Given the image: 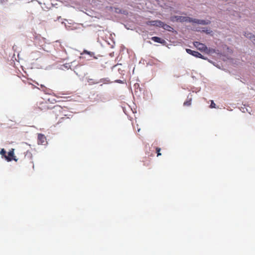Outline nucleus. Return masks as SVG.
<instances>
[{
    "instance_id": "1",
    "label": "nucleus",
    "mask_w": 255,
    "mask_h": 255,
    "mask_svg": "<svg viewBox=\"0 0 255 255\" xmlns=\"http://www.w3.org/2000/svg\"><path fill=\"white\" fill-rule=\"evenodd\" d=\"M96 58L94 52L84 50L81 53V65L87 64L88 61Z\"/></svg>"
},
{
    "instance_id": "6",
    "label": "nucleus",
    "mask_w": 255,
    "mask_h": 255,
    "mask_svg": "<svg viewBox=\"0 0 255 255\" xmlns=\"http://www.w3.org/2000/svg\"><path fill=\"white\" fill-rule=\"evenodd\" d=\"M192 22L196 23L202 25H207L211 23V21L209 20H200L196 18H193L192 20Z\"/></svg>"
},
{
    "instance_id": "11",
    "label": "nucleus",
    "mask_w": 255,
    "mask_h": 255,
    "mask_svg": "<svg viewBox=\"0 0 255 255\" xmlns=\"http://www.w3.org/2000/svg\"><path fill=\"white\" fill-rule=\"evenodd\" d=\"M162 26H161L160 27L163 28L165 30H168V31H171L172 29H173L172 27L170 26L169 25H167L166 24H165L164 22H163V24H161Z\"/></svg>"
},
{
    "instance_id": "13",
    "label": "nucleus",
    "mask_w": 255,
    "mask_h": 255,
    "mask_svg": "<svg viewBox=\"0 0 255 255\" xmlns=\"http://www.w3.org/2000/svg\"><path fill=\"white\" fill-rule=\"evenodd\" d=\"M191 102L192 98L188 97L187 100L184 102L183 105L184 106H190L191 105Z\"/></svg>"
},
{
    "instance_id": "9",
    "label": "nucleus",
    "mask_w": 255,
    "mask_h": 255,
    "mask_svg": "<svg viewBox=\"0 0 255 255\" xmlns=\"http://www.w3.org/2000/svg\"><path fill=\"white\" fill-rule=\"evenodd\" d=\"M151 39L156 42L160 43H163L165 41L163 39H162L160 37L154 36L151 38Z\"/></svg>"
},
{
    "instance_id": "16",
    "label": "nucleus",
    "mask_w": 255,
    "mask_h": 255,
    "mask_svg": "<svg viewBox=\"0 0 255 255\" xmlns=\"http://www.w3.org/2000/svg\"><path fill=\"white\" fill-rule=\"evenodd\" d=\"M193 51V50H192L190 49H186V52L192 55Z\"/></svg>"
},
{
    "instance_id": "8",
    "label": "nucleus",
    "mask_w": 255,
    "mask_h": 255,
    "mask_svg": "<svg viewBox=\"0 0 255 255\" xmlns=\"http://www.w3.org/2000/svg\"><path fill=\"white\" fill-rule=\"evenodd\" d=\"M245 36L246 37L250 38L252 41V42L254 43V44H255V35H253L251 33H245Z\"/></svg>"
},
{
    "instance_id": "7",
    "label": "nucleus",
    "mask_w": 255,
    "mask_h": 255,
    "mask_svg": "<svg viewBox=\"0 0 255 255\" xmlns=\"http://www.w3.org/2000/svg\"><path fill=\"white\" fill-rule=\"evenodd\" d=\"M0 154L2 156H4V157L5 158V159L7 161H10L12 160V158L11 157H7V156L6 155V151L3 148L0 151Z\"/></svg>"
},
{
    "instance_id": "12",
    "label": "nucleus",
    "mask_w": 255,
    "mask_h": 255,
    "mask_svg": "<svg viewBox=\"0 0 255 255\" xmlns=\"http://www.w3.org/2000/svg\"><path fill=\"white\" fill-rule=\"evenodd\" d=\"M192 55L195 56V57H196L200 58H202V59H205L203 57V56L201 53L198 52V51H194L193 53H192Z\"/></svg>"
},
{
    "instance_id": "2",
    "label": "nucleus",
    "mask_w": 255,
    "mask_h": 255,
    "mask_svg": "<svg viewBox=\"0 0 255 255\" xmlns=\"http://www.w3.org/2000/svg\"><path fill=\"white\" fill-rule=\"evenodd\" d=\"M37 143L38 144L45 145L47 144V139L46 136L42 133H38Z\"/></svg>"
},
{
    "instance_id": "5",
    "label": "nucleus",
    "mask_w": 255,
    "mask_h": 255,
    "mask_svg": "<svg viewBox=\"0 0 255 255\" xmlns=\"http://www.w3.org/2000/svg\"><path fill=\"white\" fill-rule=\"evenodd\" d=\"M176 18L177 21L180 22H192V20H193L192 18L187 17V16H178L175 17Z\"/></svg>"
},
{
    "instance_id": "14",
    "label": "nucleus",
    "mask_w": 255,
    "mask_h": 255,
    "mask_svg": "<svg viewBox=\"0 0 255 255\" xmlns=\"http://www.w3.org/2000/svg\"><path fill=\"white\" fill-rule=\"evenodd\" d=\"M160 150H161V149L159 147H156V153H157V156H158L159 155H161V153H160Z\"/></svg>"
},
{
    "instance_id": "15",
    "label": "nucleus",
    "mask_w": 255,
    "mask_h": 255,
    "mask_svg": "<svg viewBox=\"0 0 255 255\" xmlns=\"http://www.w3.org/2000/svg\"><path fill=\"white\" fill-rule=\"evenodd\" d=\"M210 107L211 108H216V104L214 103L213 101H211Z\"/></svg>"
},
{
    "instance_id": "4",
    "label": "nucleus",
    "mask_w": 255,
    "mask_h": 255,
    "mask_svg": "<svg viewBox=\"0 0 255 255\" xmlns=\"http://www.w3.org/2000/svg\"><path fill=\"white\" fill-rule=\"evenodd\" d=\"M146 24L148 25L156 26L160 27L162 26L161 24H163V22L158 20H151L146 21Z\"/></svg>"
},
{
    "instance_id": "3",
    "label": "nucleus",
    "mask_w": 255,
    "mask_h": 255,
    "mask_svg": "<svg viewBox=\"0 0 255 255\" xmlns=\"http://www.w3.org/2000/svg\"><path fill=\"white\" fill-rule=\"evenodd\" d=\"M194 45L200 51L206 52L208 50L207 47L203 43H200L198 41L194 42Z\"/></svg>"
},
{
    "instance_id": "17",
    "label": "nucleus",
    "mask_w": 255,
    "mask_h": 255,
    "mask_svg": "<svg viewBox=\"0 0 255 255\" xmlns=\"http://www.w3.org/2000/svg\"><path fill=\"white\" fill-rule=\"evenodd\" d=\"M203 31H205V32H206L207 33H210L211 32V31L210 29L206 30V31L205 30H203Z\"/></svg>"
},
{
    "instance_id": "10",
    "label": "nucleus",
    "mask_w": 255,
    "mask_h": 255,
    "mask_svg": "<svg viewBox=\"0 0 255 255\" xmlns=\"http://www.w3.org/2000/svg\"><path fill=\"white\" fill-rule=\"evenodd\" d=\"M7 157H10L12 158V160H14V161H17V159L14 158V149L12 148L8 152V156Z\"/></svg>"
},
{
    "instance_id": "18",
    "label": "nucleus",
    "mask_w": 255,
    "mask_h": 255,
    "mask_svg": "<svg viewBox=\"0 0 255 255\" xmlns=\"http://www.w3.org/2000/svg\"><path fill=\"white\" fill-rule=\"evenodd\" d=\"M120 80H119L118 82V83H121V82H120Z\"/></svg>"
}]
</instances>
